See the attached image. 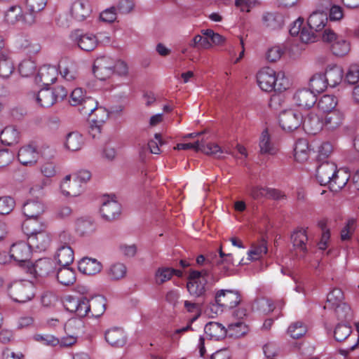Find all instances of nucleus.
<instances>
[{
    "instance_id": "e2e57ef3",
    "label": "nucleus",
    "mask_w": 359,
    "mask_h": 359,
    "mask_svg": "<svg viewBox=\"0 0 359 359\" xmlns=\"http://www.w3.org/2000/svg\"><path fill=\"white\" fill-rule=\"evenodd\" d=\"M79 305H78L76 314L80 317L83 318L90 314V304L89 299L85 297L79 298Z\"/></svg>"
},
{
    "instance_id": "09e8293b",
    "label": "nucleus",
    "mask_w": 359,
    "mask_h": 359,
    "mask_svg": "<svg viewBox=\"0 0 359 359\" xmlns=\"http://www.w3.org/2000/svg\"><path fill=\"white\" fill-rule=\"evenodd\" d=\"M127 268L123 263L117 262L111 264L108 270V276L111 280H117L124 278Z\"/></svg>"
},
{
    "instance_id": "7c9ffc66",
    "label": "nucleus",
    "mask_w": 359,
    "mask_h": 359,
    "mask_svg": "<svg viewBox=\"0 0 359 359\" xmlns=\"http://www.w3.org/2000/svg\"><path fill=\"white\" fill-rule=\"evenodd\" d=\"M323 75L327 86L334 88L342 81L343 71L341 67L333 65L327 67Z\"/></svg>"
},
{
    "instance_id": "423d86ee",
    "label": "nucleus",
    "mask_w": 359,
    "mask_h": 359,
    "mask_svg": "<svg viewBox=\"0 0 359 359\" xmlns=\"http://www.w3.org/2000/svg\"><path fill=\"white\" fill-rule=\"evenodd\" d=\"M215 301L219 306L224 309H231L240 304L241 297L237 290H220L215 294Z\"/></svg>"
},
{
    "instance_id": "680f3d73",
    "label": "nucleus",
    "mask_w": 359,
    "mask_h": 359,
    "mask_svg": "<svg viewBox=\"0 0 359 359\" xmlns=\"http://www.w3.org/2000/svg\"><path fill=\"white\" fill-rule=\"evenodd\" d=\"M47 4V0H27V6L29 13H32L35 16L37 13L44 9Z\"/></svg>"
},
{
    "instance_id": "8fccbe9b",
    "label": "nucleus",
    "mask_w": 359,
    "mask_h": 359,
    "mask_svg": "<svg viewBox=\"0 0 359 359\" xmlns=\"http://www.w3.org/2000/svg\"><path fill=\"white\" fill-rule=\"evenodd\" d=\"M307 332L306 325L301 322L297 321L292 323L287 329V332L293 339H299L304 336Z\"/></svg>"
},
{
    "instance_id": "f03ea898",
    "label": "nucleus",
    "mask_w": 359,
    "mask_h": 359,
    "mask_svg": "<svg viewBox=\"0 0 359 359\" xmlns=\"http://www.w3.org/2000/svg\"><path fill=\"white\" fill-rule=\"evenodd\" d=\"M257 81L259 88L266 92H282L289 86L288 80L283 72L276 73L269 67L263 68L257 73Z\"/></svg>"
},
{
    "instance_id": "a211bd4d",
    "label": "nucleus",
    "mask_w": 359,
    "mask_h": 359,
    "mask_svg": "<svg viewBox=\"0 0 359 359\" xmlns=\"http://www.w3.org/2000/svg\"><path fill=\"white\" fill-rule=\"evenodd\" d=\"M92 9L88 0H76L71 6V15L77 21H83L90 16Z\"/></svg>"
},
{
    "instance_id": "20e7f679",
    "label": "nucleus",
    "mask_w": 359,
    "mask_h": 359,
    "mask_svg": "<svg viewBox=\"0 0 359 359\" xmlns=\"http://www.w3.org/2000/svg\"><path fill=\"white\" fill-rule=\"evenodd\" d=\"M324 42L330 44L332 53L338 57L345 56L350 51V43L341 36H338L332 29H325L322 34Z\"/></svg>"
},
{
    "instance_id": "58836bf2",
    "label": "nucleus",
    "mask_w": 359,
    "mask_h": 359,
    "mask_svg": "<svg viewBox=\"0 0 359 359\" xmlns=\"http://www.w3.org/2000/svg\"><path fill=\"white\" fill-rule=\"evenodd\" d=\"M90 313L91 316L98 318L102 316L106 306V299L102 295H97L89 300Z\"/></svg>"
},
{
    "instance_id": "49530a36",
    "label": "nucleus",
    "mask_w": 359,
    "mask_h": 359,
    "mask_svg": "<svg viewBox=\"0 0 359 359\" xmlns=\"http://www.w3.org/2000/svg\"><path fill=\"white\" fill-rule=\"evenodd\" d=\"M344 294L341 289L334 288L330 292L328 293L327 297L326 304L324 309H332L334 306L343 303Z\"/></svg>"
},
{
    "instance_id": "4be33fe9",
    "label": "nucleus",
    "mask_w": 359,
    "mask_h": 359,
    "mask_svg": "<svg viewBox=\"0 0 359 359\" xmlns=\"http://www.w3.org/2000/svg\"><path fill=\"white\" fill-rule=\"evenodd\" d=\"M22 211L27 219L39 218L45 212V205L37 199H29L24 203Z\"/></svg>"
},
{
    "instance_id": "bf43d9fd",
    "label": "nucleus",
    "mask_w": 359,
    "mask_h": 359,
    "mask_svg": "<svg viewBox=\"0 0 359 359\" xmlns=\"http://www.w3.org/2000/svg\"><path fill=\"white\" fill-rule=\"evenodd\" d=\"M15 205V201L11 197L5 196L0 198V215L10 213Z\"/></svg>"
},
{
    "instance_id": "7ed1b4c3",
    "label": "nucleus",
    "mask_w": 359,
    "mask_h": 359,
    "mask_svg": "<svg viewBox=\"0 0 359 359\" xmlns=\"http://www.w3.org/2000/svg\"><path fill=\"white\" fill-rule=\"evenodd\" d=\"M67 93L65 88L62 86H57L53 88H45L38 92L36 100L42 107H50L66 97Z\"/></svg>"
},
{
    "instance_id": "2eb2a0df",
    "label": "nucleus",
    "mask_w": 359,
    "mask_h": 359,
    "mask_svg": "<svg viewBox=\"0 0 359 359\" xmlns=\"http://www.w3.org/2000/svg\"><path fill=\"white\" fill-rule=\"evenodd\" d=\"M72 39L77 43L78 46L84 51H92L97 46L98 41L93 34H82L76 31L71 34Z\"/></svg>"
},
{
    "instance_id": "1a4fd4ad",
    "label": "nucleus",
    "mask_w": 359,
    "mask_h": 359,
    "mask_svg": "<svg viewBox=\"0 0 359 359\" xmlns=\"http://www.w3.org/2000/svg\"><path fill=\"white\" fill-rule=\"evenodd\" d=\"M114 60L107 56L97 57L93 64V72L94 75L100 80H106L113 74Z\"/></svg>"
},
{
    "instance_id": "6ab92c4d",
    "label": "nucleus",
    "mask_w": 359,
    "mask_h": 359,
    "mask_svg": "<svg viewBox=\"0 0 359 359\" xmlns=\"http://www.w3.org/2000/svg\"><path fill=\"white\" fill-rule=\"evenodd\" d=\"M302 125L306 133L316 135L323 128V120L316 114L310 112L303 118Z\"/></svg>"
},
{
    "instance_id": "79ce46f5",
    "label": "nucleus",
    "mask_w": 359,
    "mask_h": 359,
    "mask_svg": "<svg viewBox=\"0 0 359 359\" xmlns=\"http://www.w3.org/2000/svg\"><path fill=\"white\" fill-rule=\"evenodd\" d=\"M259 148L260 153L262 154L274 155L278 151V149L271 142L267 130H264L262 133Z\"/></svg>"
},
{
    "instance_id": "c85d7f7f",
    "label": "nucleus",
    "mask_w": 359,
    "mask_h": 359,
    "mask_svg": "<svg viewBox=\"0 0 359 359\" xmlns=\"http://www.w3.org/2000/svg\"><path fill=\"white\" fill-rule=\"evenodd\" d=\"M14 69V64L11 57L9 50H1L0 76L4 79H7L13 74Z\"/></svg>"
},
{
    "instance_id": "603ef678",
    "label": "nucleus",
    "mask_w": 359,
    "mask_h": 359,
    "mask_svg": "<svg viewBox=\"0 0 359 359\" xmlns=\"http://www.w3.org/2000/svg\"><path fill=\"white\" fill-rule=\"evenodd\" d=\"M322 3L325 6H330L329 18L331 21L340 20L344 16L343 8L340 6L333 4V0H323Z\"/></svg>"
},
{
    "instance_id": "5701e85b",
    "label": "nucleus",
    "mask_w": 359,
    "mask_h": 359,
    "mask_svg": "<svg viewBox=\"0 0 359 359\" xmlns=\"http://www.w3.org/2000/svg\"><path fill=\"white\" fill-rule=\"evenodd\" d=\"M62 194L67 196L76 197L83 191V187L74 179L71 180V175H67L60 184Z\"/></svg>"
},
{
    "instance_id": "2f4dec72",
    "label": "nucleus",
    "mask_w": 359,
    "mask_h": 359,
    "mask_svg": "<svg viewBox=\"0 0 359 359\" xmlns=\"http://www.w3.org/2000/svg\"><path fill=\"white\" fill-rule=\"evenodd\" d=\"M205 334L210 339L219 341L223 339L226 334L225 327L220 323L216 322H210L204 327Z\"/></svg>"
},
{
    "instance_id": "c03bdc74",
    "label": "nucleus",
    "mask_w": 359,
    "mask_h": 359,
    "mask_svg": "<svg viewBox=\"0 0 359 359\" xmlns=\"http://www.w3.org/2000/svg\"><path fill=\"white\" fill-rule=\"evenodd\" d=\"M324 77L323 74L318 73L310 79L309 86L311 89L309 90L313 91L314 94L315 93H322L327 88V84Z\"/></svg>"
},
{
    "instance_id": "13d9d810",
    "label": "nucleus",
    "mask_w": 359,
    "mask_h": 359,
    "mask_svg": "<svg viewBox=\"0 0 359 359\" xmlns=\"http://www.w3.org/2000/svg\"><path fill=\"white\" fill-rule=\"evenodd\" d=\"M229 330L231 332V335H233L236 337H240L248 332V327L243 322L238 321L230 324L229 325Z\"/></svg>"
},
{
    "instance_id": "052dcab7",
    "label": "nucleus",
    "mask_w": 359,
    "mask_h": 359,
    "mask_svg": "<svg viewBox=\"0 0 359 359\" xmlns=\"http://www.w3.org/2000/svg\"><path fill=\"white\" fill-rule=\"evenodd\" d=\"M192 48H202L208 49L212 46L211 42L207 38L198 34L196 35L189 43Z\"/></svg>"
},
{
    "instance_id": "de8ad7c7",
    "label": "nucleus",
    "mask_w": 359,
    "mask_h": 359,
    "mask_svg": "<svg viewBox=\"0 0 359 359\" xmlns=\"http://www.w3.org/2000/svg\"><path fill=\"white\" fill-rule=\"evenodd\" d=\"M283 18L280 15L274 13H267L263 16L264 25L271 29H276L281 27Z\"/></svg>"
},
{
    "instance_id": "412c9836",
    "label": "nucleus",
    "mask_w": 359,
    "mask_h": 359,
    "mask_svg": "<svg viewBox=\"0 0 359 359\" xmlns=\"http://www.w3.org/2000/svg\"><path fill=\"white\" fill-rule=\"evenodd\" d=\"M27 240L32 249L42 252L49 248L51 243V236L47 231H45L28 236Z\"/></svg>"
},
{
    "instance_id": "338daca9",
    "label": "nucleus",
    "mask_w": 359,
    "mask_h": 359,
    "mask_svg": "<svg viewBox=\"0 0 359 359\" xmlns=\"http://www.w3.org/2000/svg\"><path fill=\"white\" fill-rule=\"evenodd\" d=\"M346 81L350 83L355 85L359 81V66L358 65H352L350 66L346 75Z\"/></svg>"
},
{
    "instance_id": "5fc2aeb1",
    "label": "nucleus",
    "mask_w": 359,
    "mask_h": 359,
    "mask_svg": "<svg viewBox=\"0 0 359 359\" xmlns=\"http://www.w3.org/2000/svg\"><path fill=\"white\" fill-rule=\"evenodd\" d=\"M351 327L348 323H339L334 331V337L338 341H344L351 334Z\"/></svg>"
},
{
    "instance_id": "ea45409f",
    "label": "nucleus",
    "mask_w": 359,
    "mask_h": 359,
    "mask_svg": "<svg viewBox=\"0 0 359 359\" xmlns=\"http://www.w3.org/2000/svg\"><path fill=\"white\" fill-rule=\"evenodd\" d=\"M57 279L62 285H72L76 281L75 271L69 266H61L57 271Z\"/></svg>"
},
{
    "instance_id": "6e6d98bb",
    "label": "nucleus",
    "mask_w": 359,
    "mask_h": 359,
    "mask_svg": "<svg viewBox=\"0 0 359 359\" xmlns=\"http://www.w3.org/2000/svg\"><path fill=\"white\" fill-rule=\"evenodd\" d=\"M267 252V247L266 243L262 241L259 243L257 245H254L252 249L248 252V256L250 260H256L258 259L263 255L266 254Z\"/></svg>"
},
{
    "instance_id": "c9c22d12",
    "label": "nucleus",
    "mask_w": 359,
    "mask_h": 359,
    "mask_svg": "<svg viewBox=\"0 0 359 359\" xmlns=\"http://www.w3.org/2000/svg\"><path fill=\"white\" fill-rule=\"evenodd\" d=\"M291 240L295 249L299 250L304 254L307 252L308 236L305 229H299L294 231L291 236Z\"/></svg>"
},
{
    "instance_id": "dca6fc26",
    "label": "nucleus",
    "mask_w": 359,
    "mask_h": 359,
    "mask_svg": "<svg viewBox=\"0 0 359 359\" xmlns=\"http://www.w3.org/2000/svg\"><path fill=\"white\" fill-rule=\"evenodd\" d=\"M57 76V69L52 65H43L40 67L35 78L36 83L43 86H50L53 83Z\"/></svg>"
},
{
    "instance_id": "a18cd8bd",
    "label": "nucleus",
    "mask_w": 359,
    "mask_h": 359,
    "mask_svg": "<svg viewBox=\"0 0 359 359\" xmlns=\"http://www.w3.org/2000/svg\"><path fill=\"white\" fill-rule=\"evenodd\" d=\"M97 102L91 97H86L79 105V110L83 116H90L95 111H102V109H97Z\"/></svg>"
},
{
    "instance_id": "aec40b11",
    "label": "nucleus",
    "mask_w": 359,
    "mask_h": 359,
    "mask_svg": "<svg viewBox=\"0 0 359 359\" xmlns=\"http://www.w3.org/2000/svg\"><path fill=\"white\" fill-rule=\"evenodd\" d=\"M293 99L297 105L304 109L312 107L317 100L313 91L306 88L298 90L294 95Z\"/></svg>"
},
{
    "instance_id": "864d4df0",
    "label": "nucleus",
    "mask_w": 359,
    "mask_h": 359,
    "mask_svg": "<svg viewBox=\"0 0 359 359\" xmlns=\"http://www.w3.org/2000/svg\"><path fill=\"white\" fill-rule=\"evenodd\" d=\"M36 69L35 62L31 59L22 60L18 67V71L23 77H28L32 75Z\"/></svg>"
},
{
    "instance_id": "0eeeda50",
    "label": "nucleus",
    "mask_w": 359,
    "mask_h": 359,
    "mask_svg": "<svg viewBox=\"0 0 359 359\" xmlns=\"http://www.w3.org/2000/svg\"><path fill=\"white\" fill-rule=\"evenodd\" d=\"M174 149L177 150L194 149L196 151H201L207 155H212L217 157H220V154L222 153L218 144L215 143L205 144L203 141H196L194 143H179Z\"/></svg>"
},
{
    "instance_id": "a19ab883",
    "label": "nucleus",
    "mask_w": 359,
    "mask_h": 359,
    "mask_svg": "<svg viewBox=\"0 0 359 359\" xmlns=\"http://www.w3.org/2000/svg\"><path fill=\"white\" fill-rule=\"evenodd\" d=\"M294 158L297 161L300 163L304 162L309 158V143L306 139H299L294 149Z\"/></svg>"
},
{
    "instance_id": "39448f33",
    "label": "nucleus",
    "mask_w": 359,
    "mask_h": 359,
    "mask_svg": "<svg viewBox=\"0 0 359 359\" xmlns=\"http://www.w3.org/2000/svg\"><path fill=\"white\" fill-rule=\"evenodd\" d=\"M8 293L15 302L25 303L34 297V288L31 282H18L11 285Z\"/></svg>"
},
{
    "instance_id": "4d7b16f0",
    "label": "nucleus",
    "mask_w": 359,
    "mask_h": 359,
    "mask_svg": "<svg viewBox=\"0 0 359 359\" xmlns=\"http://www.w3.org/2000/svg\"><path fill=\"white\" fill-rule=\"evenodd\" d=\"M356 228V220L354 218H350L347 220L345 226L341 231V239L347 241L351 238Z\"/></svg>"
},
{
    "instance_id": "f257e3e1",
    "label": "nucleus",
    "mask_w": 359,
    "mask_h": 359,
    "mask_svg": "<svg viewBox=\"0 0 359 359\" xmlns=\"http://www.w3.org/2000/svg\"><path fill=\"white\" fill-rule=\"evenodd\" d=\"M216 281L209 269H191L187 278V288L190 295L202 297L205 295L209 287L213 285Z\"/></svg>"
},
{
    "instance_id": "f704fd0d",
    "label": "nucleus",
    "mask_w": 359,
    "mask_h": 359,
    "mask_svg": "<svg viewBox=\"0 0 359 359\" xmlns=\"http://www.w3.org/2000/svg\"><path fill=\"white\" fill-rule=\"evenodd\" d=\"M96 230V225L90 218L81 217L76 222V231L81 236H89Z\"/></svg>"
},
{
    "instance_id": "c756f323",
    "label": "nucleus",
    "mask_w": 359,
    "mask_h": 359,
    "mask_svg": "<svg viewBox=\"0 0 359 359\" xmlns=\"http://www.w3.org/2000/svg\"><path fill=\"white\" fill-rule=\"evenodd\" d=\"M39 154L36 149L30 145L20 149L18 158L19 161L25 165H32L36 162Z\"/></svg>"
},
{
    "instance_id": "3c124183",
    "label": "nucleus",
    "mask_w": 359,
    "mask_h": 359,
    "mask_svg": "<svg viewBox=\"0 0 359 359\" xmlns=\"http://www.w3.org/2000/svg\"><path fill=\"white\" fill-rule=\"evenodd\" d=\"M333 309L339 320L348 322L351 320L352 311L346 303L339 304V305L334 306Z\"/></svg>"
},
{
    "instance_id": "cd10ccee",
    "label": "nucleus",
    "mask_w": 359,
    "mask_h": 359,
    "mask_svg": "<svg viewBox=\"0 0 359 359\" xmlns=\"http://www.w3.org/2000/svg\"><path fill=\"white\" fill-rule=\"evenodd\" d=\"M102 266L95 259L85 257L81 259L78 264L79 270L86 275H95L102 270Z\"/></svg>"
},
{
    "instance_id": "37998d69",
    "label": "nucleus",
    "mask_w": 359,
    "mask_h": 359,
    "mask_svg": "<svg viewBox=\"0 0 359 359\" xmlns=\"http://www.w3.org/2000/svg\"><path fill=\"white\" fill-rule=\"evenodd\" d=\"M337 104V98L332 95H323L317 103L318 108L323 112H332Z\"/></svg>"
},
{
    "instance_id": "a878e982",
    "label": "nucleus",
    "mask_w": 359,
    "mask_h": 359,
    "mask_svg": "<svg viewBox=\"0 0 359 359\" xmlns=\"http://www.w3.org/2000/svg\"><path fill=\"white\" fill-rule=\"evenodd\" d=\"M105 339L111 346L122 347L126 343V335L123 329L113 327L105 332Z\"/></svg>"
},
{
    "instance_id": "9d476101",
    "label": "nucleus",
    "mask_w": 359,
    "mask_h": 359,
    "mask_svg": "<svg viewBox=\"0 0 359 359\" xmlns=\"http://www.w3.org/2000/svg\"><path fill=\"white\" fill-rule=\"evenodd\" d=\"M55 266V262L51 259L41 258L28 266L27 271L35 278L45 277L54 272Z\"/></svg>"
},
{
    "instance_id": "473e14b6",
    "label": "nucleus",
    "mask_w": 359,
    "mask_h": 359,
    "mask_svg": "<svg viewBox=\"0 0 359 359\" xmlns=\"http://www.w3.org/2000/svg\"><path fill=\"white\" fill-rule=\"evenodd\" d=\"M0 139L1 143L6 145L15 144L20 140V132L13 126H6L1 133Z\"/></svg>"
},
{
    "instance_id": "4468645a",
    "label": "nucleus",
    "mask_w": 359,
    "mask_h": 359,
    "mask_svg": "<svg viewBox=\"0 0 359 359\" xmlns=\"http://www.w3.org/2000/svg\"><path fill=\"white\" fill-rule=\"evenodd\" d=\"M289 32L290 35L299 36L300 41L305 43L314 42L316 38V34L304 25V20L301 18L293 22Z\"/></svg>"
},
{
    "instance_id": "f3484780",
    "label": "nucleus",
    "mask_w": 359,
    "mask_h": 359,
    "mask_svg": "<svg viewBox=\"0 0 359 359\" xmlns=\"http://www.w3.org/2000/svg\"><path fill=\"white\" fill-rule=\"evenodd\" d=\"M327 20V15L326 13L323 11H314L308 18L307 25L309 27L307 28L314 34L315 32L324 31L327 29L326 25Z\"/></svg>"
},
{
    "instance_id": "b1692460",
    "label": "nucleus",
    "mask_w": 359,
    "mask_h": 359,
    "mask_svg": "<svg viewBox=\"0 0 359 359\" xmlns=\"http://www.w3.org/2000/svg\"><path fill=\"white\" fill-rule=\"evenodd\" d=\"M57 72L67 81H74L78 76L77 67L74 62L62 60L58 64Z\"/></svg>"
},
{
    "instance_id": "0e129e2a",
    "label": "nucleus",
    "mask_w": 359,
    "mask_h": 359,
    "mask_svg": "<svg viewBox=\"0 0 359 359\" xmlns=\"http://www.w3.org/2000/svg\"><path fill=\"white\" fill-rule=\"evenodd\" d=\"M348 179L346 177L340 178L338 175V171L335 177H333L332 180L328 184L329 188L332 191H338L341 189L347 183Z\"/></svg>"
},
{
    "instance_id": "69168bd1",
    "label": "nucleus",
    "mask_w": 359,
    "mask_h": 359,
    "mask_svg": "<svg viewBox=\"0 0 359 359\" xmlns=\"http://www.w3.org/2000/svg\"><path fill=\"white\" fill-rule=\"evenodd\" d=\"M173 276V271L171 268H160L156 273V283L162 284L164 282L170 280Z\"/></svg>"
},
{
    "instance_id": "72a5a7b5",
    "label": "nucleus",
    "mask_w": 359,
    "mask_h": 359,
    "mask_svg": "<svg viewBox=\"0 0 359 359\" xmlns=\"http://www.w3.org/2000/svg\"><path fill=\"white\" fill-rule=\"evenodd\" d=\"M74 251L69 245H59L56 252L58 264L62 266H69L74 261Z\"/></svg>"
},
{
    "instance_id": "e433bc0d",
    "label": "nucleus",
    "mask_w": 359,
    "mask_h": 359,
    "mask_svg": "<svg viewBox=\"0 0 359 359\" xmlns=\"http://www.w3.org/2000/svg\"><path fill=\"white\" fill-rule=\"evenodd\" d=\"M344 116L339 111L328 113L324 118L323 127L329 130H334L343 123Z\"/></svg>"
},
{
    "instance_id": "393cba45",
    "label": "nucleus",
    "mask_w": 359,
    "mask_h": 359,
    "mask_svg": "<svg viewBox=\"0 0 359 359\" xmlns=\"http://www.w3.org/2000/svg\"><path fill=\"white\" fill-rule=\"evenodd\" d=\"M46 228L47 224L44 222L39 220V218L26 219L22 224V231L27 237L45 231Z\"/></svg>"
},
{
    "instance_id": "9b49d317",
    "label": "nucleus",
    "mask_w": 359,
    "mask_h": 359,
    "mask_svg": "<svg viewBox=\"0 0 359 359\" xmlns=\"http://www.w3.org/2000/svg\"><path fill=\"white\" fill-rule=\"evenodd\" d=\"M6 21L11 25L22 21L25 24L31 25L35 22V16L32 13L23 14L22 10L19 6H11L5 13Z\"/></svg>"
},
{
    "instance_id": "f8f14e48",
    "label": "nucleus",
    "mask_w": 359,
    "mask_h": 359,
    "mask_svg": "<svg viewBox=\"0 0 359 359\" xmlns=\"http://www.w3.org/2000/svg\"><path fill=\"white\" fill-rule=\"evenodd\" d=\"M337 171V165L335 163L330 161H324L320 164L316 169V180L321 186H328L333 177H335Z\"/></svg>"
},
{
    "instance_id": "4c0bfd02",
    "label": "nucleus",
    "mask_w": 359,
    "mask_h": 359,
    "mask_svg": "<svg viewBox=\"0 0 359 359\" xmlns=\"http://www.w3.org/2000/svg\"><path fill=\"white\" fill-rule=\"evenodd\" d=\"M84 144L83 136L77 132H72L67 135L65 147L67 149L76 151L80 150Z\"/></svg>"
},
{
    "instance_id": "bb28decb",
    "label": "nucleus",
    "mask_w": 359,
    "mask_h": 359,
    "mask_svg": "<svg viewBox=\"0 0 359 359\" xmlns=\"http://www.w3.org/2000/svg\"><path fill=\"white\" fill-rule=\"evenodd\" d=\"M100 212L102 217L106 220H114L121 213V205L114 200L105 201L102 205Z\"/></svg>"
},
{
    "instance_id": "ddd939ff",
    "label": "nucleus",
    "mask_w": 359,
    "mask_h": 359,
    "mask_svg": "<svg viewBox=\"0 0 359 359\" xmlns=\"http://www.w3.org/2000/svg\"><path fill=\"white\" fill-rule=\"evenodd\" d=\"M32 247L29 242L18 241L13 243L10 248L11 258L18 262L26 263L32 255Z\"/></svg>"
},
{
    "instance_id": "774afa93",
    "label": "nucleus",
    "mask_w": 359,
    "mask_h": 359,
    "mask_svg": "<svg viewBox=\"0 0 359 359\" xmlns=\"http://www.w3.org/2000/svg\"><path fill=\"white\" fill-rule=\"evenodd\" d=\"M258 0H236L235 5L240 8L242 12H250L252 8L258 6Z\"/></svg>"
},
{
    "instance_id": "6e6552de",
    "label": "nucleus",
    "mask_w": 359,
    "mask_h": 359,
    "mask_svg": "<svg viewBox=\"0 0 359 359\" xmlns=\"http://www.w3.org/2000/svg\"><path fill=\"white\" fill-rule=\"evenodd\" d=\"M302 114L294 109L285 110L279 115L280 126L286 131L297 129L302 124Z\"/></svg>"
}]
</instances>
